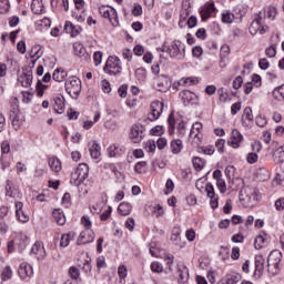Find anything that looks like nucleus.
<instances>
[{"instance_id":"61","label":"nucleus","mask_w":284,"mask_h":284,"mask_svg":"<svg viewBox=\"0 0 284 284\" xmlns=\"http://www.w3.org/2000/svg\"><path fill=\"white\" fill-rule=\"evenodd\" d=\"M151 270L158 274H161V272H163V265L159 262H153L151 264Z\"/></svg>"},{"instance_id":"13","label":"nucleus","mask_w":284,"mask_h":284,"mask_svg":"<svg viewBox=\"0 0 284 284\" xmlns=\"http://www.w3.org/2000/svg\"><path fill=\"white\" fill-rule=\"evenodd\" d=\"M73 52L75 57H79V59L83 61H90L91 59V57L88 54V51L85 50V47H83L81 42L73 43Z\"/></svg>"},{"instance_id":"30","label":"nucleus","mask_w":284,"mask_h":284,"mask_svg":"<svg viewBox=\"0 0 284 284\" xmlns=\"http://www.w3.org/2000/svg\"><path fill=\"white\" fill-rule=\"evenodd\" d=\"M202 130H203V124L201 122H195L192 125V129H191V132H190L191 139H200L199 134L201 133Z\"/></svg>"},{"instance_id":"5","label":"nucleus","mask_w":284,"mask_h":284,"mask_svg":"<svg viewBox=\"0 0 284 284\" xmlns=\"http://www.w3.org/2000/svg\"><path fill=\"white\" fill-rule=\"evenodd\" d=\"M256 201V190L253 187L246 186L240 192V202L244 207H252Z\"/></svg>"},{"instance_id":"46","label":"nucleus","mask_w":284,"mask_h":284,"mask_svg":"<svg viewBox=\"0 0 284 284\" xmlns=\"http://www.w3.org/2000/svg\"><path fill=\"white\" fill-rule=\"evenodd\" d=\"M148 165V162L142 161V162H138L134 166L135 172H138V174H143V172H145V168Z\"/></svg>"},{"instance_id":"55","label":"nucleus","mask_w":284,"mask_h":284,"mask_svg":"<svg viewBox=\"0 0 284 284\" xmlns=\"http://www.w3.org/2000/svg\"><path fill=\"white\" fill-rule=\"evenodd\" d=\"M266 17L267 19H271V21H274L276 19V9L274 7H268L266 9Z\"/></svg>"},{"instance_id":"39","label":"nucleus","mask_w":284,"mask_h":284,"mask_svg":"<svg viewBox=\"0 0 284 284\" xmlns=\"http://www.w3.org/2000/svg\"><path fill=\"white\" fill-rule=\"evenodd\" d=\"M28 243H30V239L27 237V235H20L19 242H18L19 252H23V250L28 247Z\"/></svg>"},{"instance_id":"52","label":"nucleus","mask_w":284,"mask_h":284,"mask_svg":"<svg viewBox=\"0 0 284 284\" xmlns=\"http://www.w3.org/2000/svg\"><path fill=\"white\" fill-rule=\"evenodd\" d=\"M118 274L120 276V281H125V276H128V267H125V265L119 266Z\"/></svg>"},{"instance_id":"58","label":"nucleus","mask_w":284,"mask_h":284,"mask_svg":"<svg viewBox=\"0 0 284 284\" xmlns=\"http://www.w3.org/2000/svg\"><path fill=\"white\" fill-rule=\"evenodd\" d=\"M9 278H12V270L7 266L2 272V281H9Z\"/></svg>"},{"instance_id":"34","label":"nucleus","mask_w":284,"mask_h":284,"mask_svg":"<svg viewBox=\"0 0 284 284\" xmlns=\"http://www.w3.org/2000/svg\"><path fill=\"white\" fill-rule=\"evenodd\" d=\"M178 83L179 85H184V87L196 85V83H199V78H194V77L182 78Z\"/></svg>"},{"instance_id":"24","label":"nucleus","mask_w":284,"mask_h":284,"mask_svg":"<svg viewBox=\"0 0 284 284\" xmlns=\"http://www.w3.org/2000/svg\"><path fill=\"white\" fill-rule=\"evenodd\" d=\"M245 121H248V123H252V121H254V114H252V108L250 106H246L244 109V114L242 116V125L244 128H250V124H247V122Z\"/></svg>"},{"instance_id":"40","label":"nucleus","mask_w":284,"mask_h":284,"mask_svg":"<svg viewBox=\"0 0 284 284\" xmlns=\"http://www.w3.org/2000/svg\"><path fill=\"white\" fill-rule=\"evenodd\" d=\"M150 134L152 136H163V134H165V128L163 125L153 126L150 130Z\"/></svg>"},{"instance_id":"18","label":"nucleus","mask_w":284,"mask_h":284,"mask_svg":"<svg viewBox=\"0 0 284 284\" xmlns=\"http://www.w3.org/2000/svg\"><path fill=\"white\" fill-rule=\"evenodd\" d=\"M16 214L21 223L30 221V215L23 211V202H16Z\"/></svg>"},{"instance_id":"20","label":"nucleus","mask_w":284,"mask_h":284,"mask_svg":"<svg viewBox=\"0 0 284 284\" xmlns=\"http://www.w3.org/2000/svg\"><path fill=\"white\" fill-rule=\"evenodd\" d=\"M99 12L101 17H103L104 19H109L112 26H116L114 24V22H112V17H116V10L111 9L110 7L102 6L99 8Z\"/></svg>"},{"instance_id":"23","label":"nucleus","mask_w":284,"mask_h":284,"mask_svg":"<svg viewBox=\"0 0 284 284\" xmlns=\"http://www.w3.org/2000/svg\"><path fill=\"white\" fill-rule=\"evenodd\" d=\"M263 270H265V257L263 255L255 256V274L261 276L263 274Z\"/></svg>"},{"instance_id":"37","label":"nucleus","mask_w":284,"mask_h":284,"mask_svg":"<svg viewBox=\"0 0 284 284\" xmlns=\"http://www.w3.org/2000/svg\"><path fill=\"white\" fill-rule=\"evenodd\" d=\"M192 163L196 172H201L205 168V161L199 156L193 158Z\"/></svg>"},{"instance_id":"42","label":"nucleus","mask_w":284,"mask_h":284,"mask_svg":"<svg viewBox=\"0 0 284 284\" xmlns=\"http://www.w3.org/2000/svg\"><path fill=\"white\" fill-rule=\"evenodd\" d=\"M274 159H275L276 163H284V146H280L274 152Z\"/></svg>"},{"instance_id":"44","label":"nucleus","mask_w":284,"mask_h":284,"mask_svg":"<svg viewBox=\"0 0 284 284\" xmlns=\"http://www.w3.org/2000/svg\"><path fill=\"white\" fill-rule=\"evenodd\" d=\"M74 236L72 233L63 234L60 240V247H68L70 245V239Z\"/></svg>"},{"instance_id":"47","label":"nucleus","mask_w":284,"mask_h":284,"mask_svg":"<svg viewBox=\"0 0 284 284\" xmlns=\"http://www.w3.org/2000/svg\"><path fill=\"white\" fill-rule=\"evenodd\" d=\"M217 94L220 97V101H222V103H227V90L224 88H220L217 90Z\"/></svg>"},{"instance_id":"17","label":"nucleus","mask_w":284,"mask_h":284,"mask_svg":"<svg viewBox=\"0 0 284 284\" xmlns=\"http://www.w3.org/2000/svg\"><path fill=\"white\" fill-rule=\"evenodd\" d=\"M19 276L20 278L24 280V278H30L33 276L34 271L32 268V265L28 264V263H22L18 270Z\"/></svg>"},{"instance_id":"10","label":"nucleus","mask_w":284,"mask_h":284,"mask_svg":"<svg viewBox=\"0 0 284 284\" xmlns=\"http://www.w3.org/2000/svg\"><path fill=\"white\" fill-rule=\"evenodd\" d=\"M130 136L134 143H141L145 136V126L142 124H133Z\"/></svg>"},{"instance_id":"25","label":"nucleus","mask_w":284,"mask_h":284,"mask_svg":"<svg viewBox=\"0 0 284 284\" xmlns=\"http://www.w3.org/2000/svg\"><path fill=\"white\" fill-rule=\"evenodd\" d=\"M10 120H11V124L14 128V130H19V128H21V125H23V114L18 113V114H13V115H9Z\"/></svg>"},{"instance_id":"48","label":"nucleus","mask_w":284,"mask_h":284,"mask_svg":"<svg viewBox=\"0 0 284 284\" xmlns=\"http://www.w3.org/2000/svg\"><path fill=\"white\" fill-rule=\"evenodd\" d=\"M69 275L71 276V278L73 281H77V278H79V276H81V273L79 272V270L77 268V266H71L69 268Z\"/></svg>"},{"instance_id":"27","label":"nucleus","mask_w":284,"mask_h":284,"mask_svg":"<svg viewBox=\"0 0 284 284\" xmlns=\"http://www.w3.org/2000/svg\"><path fill=\"white\" fill-rule=\"evenodd\" d=\"M67 77H68V72H65L61 68L55 69L53 74H52L53 81H57L58 83H61L62 81H65Z\"/></svg>"},{"instance_id":"50","label":"nucleus","mask_w":284,"mask_h":284,"mask_svg":"<svg viewBox=\"0 0 284 284\" xmlns=\"http://www.w3.org/2000/svg\"><path fill=\"white\" fill-rule=\"evenodd\" d=\"M265 54L270 59H274V57H276V45L272 44L271 47L266 48Z\"/></svg>"},{"instance_id":"63","label":"nucleus","mask_w":284,"mask_h":284,"mask_svg":"<svg viewBox=\"0 0 284 284\" xmlns=\"http://www.w3.org/2000/svg\"><path fill=\"white\" fill-rule=\"evenodd\" d=\"M122 57H123V59H125L126 61H132V50H130V49H123V50H122Z\"/></svg>"},{"instance_id":"7","label":"nucleus","mask_w":284,"mask_h":284,"mask_svg":"<svg viewBox=\"0 0 284 284\" xmlns=\"http://www.w3.org/2000/svg\"><path fill=\"white\" fill-rule=\"evenodd\" d=\"M166 53L170 54L172 59H184L185 58V45L175 40L166 48Z\"/></svg>"},{"instance_id":"2","label":"nucleus","mask_w":284,"mask_h":284,"mask_svg":"<svg viewBox=\"0 0 284 284\" xmlns=\"http://www.w3.org/2000/svg\"><path fill=\"white\" fill-rule=\"evenodd\" d=\"M283 261V254L278 251H273L268 255L267 267L268 274L276 276L281 272V262Z\"/></svg>"},{"instance_id":"33","label":"nucleus","mask_w":284,"mask_h":284,"mask_svg":"<svg viewBox=\"0 0 284 284\" xmlns=\"http://www.w3.org/2000/svg\"><path fill=\"white\" fill-rule=\"evenodd\" d=\"M49 166L51 168L52 172H61V160H59L58 158L49 159Z\"/></svg>"},{"instance_id":"53","label":"nucleus","mask_w":284,"mask_h":284,"mask_svg":"<svg viewBox=\"0 0 284 284\" xmlns=\"http://www.w3.org/2000/svg\"><path fill=\"white\" fill-rule=\"evenodd\" d=\"M93 61H94L95 65H101V63L103 61V52L95 51L93 54Z\"/></svg>"},{"instance_id":"4","label":"nucleus","mask_w":284,"mask_h":284,"mask_svg":"<svg viewBox=\"0 0 284 284\" xmlns=\"http://www.w3.org/2000/svg\"><path fill=\"white\" fill-rule=\"evenodd\" d=\"M64 87L71 99H79V95L81 94V80L77 77H71L67 80Z\"/></svg>"},{"instance_id":"29","label":"nucleus","mask_w":284,"mask_h":284,"mask_svg":"<svg viewBox=\"0 0 284 284\" xmlns=\"http://www.w3.org/2000/svg\"><path fill=\"white\" fill-rule=\"evenodd\" d=\"M118 212L122 215V216H128L129 214L132 213V205L128 202H122L119 207H118Z\"/></svg>"},{"instance_id":"41","label":"nucleus","mask_w":284,"mask_h":284,"mask_svg":"<svg viewBox=\"0 0 284 284\" xmlns=\"http://www.w3.org/2000/svg\"><path fill=\"white\" fill-rule=\"evenodd\" d=\"M74 30V24H72V22L67 21L64 24V32H67V34H71V37H77L79 34V31Z\"/></svg>"},{"instance_id":"12","label":"nucleus","mask_w":284,"mask_h":284,"mask_svg":"<svg viewBox=\"0 0 284 284\" xmlns=\"http://www.w3.org/2000/svg\"><path fill=\"white\" fill-rule=\"evenodd\" d=\"M94 241V231L85 229L78 237L77 245H85Z\"/></svg>"},{"instance_id":"54","label":"nucleus","mask_w":284,"mask_h":284,"mask_svg":"<svg viewBox=\"0 0 284 284\" xmlns=\"http://www.w3.org/2000/svg\"><path fill=\"white\" fill-rule=\"evenodd\" d=\"M234 14L226 12L222 13V23H233Z\"/></svg>"},{"instance_id":"49","label":"nucleus","mask_w":284,"mask_h":284,"mask_svg":"<svg viewBox=\"0 0 284 284\" xmlns=\"http://www.w3.org/2000/svg\"><path fill=\"white\" fill-rule=\"evenodd\" d=\"M8 10H10V1L9 0H0L1 14H4V12H8Z\"/></svg>"},{"instance_id":"64","label":"nucleus","mask_w":284,"mask_h":284,"mask_svg":"<svg viewBox=\"0 0 284 284\" xmlns=\"http://www.w3.org/2000/svg\"><path fill=\"white\" fill-rule=\"evenodd\" d=\"M234 172H236V169L234 166H227L225 169V174L227 179H234Z\"/></svg>"},{"instance_id":"36","label":"nucleus","mask_w":284,"mask_h":284,"mask_svg":"<svg viewBox=\"0 0 284 284\" xmlns=\"http://www.w3.org/2000/svg\"><path fill=\"white\" fill-rule=\"evenodd\" d=\"M20 79L22 88H30L32 85V74L30 72L24 73Z\"/></svg>"},{"instance_id":"56","label":"nucleus","mask_w":284,"mask_h":284,"mask_svg":"<svg viewBox=\"0 0 284 284\" xmlns=\"http://www.w3.org/2000/svg\"><path fill=\"white\" fill-rule=\"evenodd\" d=\"M205 192L209 199H213L214 196H216V193L214 192V185H212V183L206 184Z\"/></svg>"},{"instance_id":"21","label":"nucleus","mask_w":284,"mask_h":284,"mask_svg":"<svg viewBox=\"0 0 284 284\" xmlns=\"http://www.w3.org/2000/svg\"><path fill=\"white\" fill-rule=\"evenodd\" d=\"M172 88V82H170V78L162 75L158 80V90L159 92H168Z\"/></svg>"},{"instance_id":"15","label":"nucleus","mask_w":284,"mask_h":284,"mask_svg":"<svg viewBox=\"0 0 284 284\" xmlns=\"http://www.w3.org/2000/svg\"><path fill=\"white\" fill-rule=\"evenodd\" d=\"M243 142V134H241V132H239V130L234 129L231 133V138L229 140V145H231V148H241V143Z\"/></svg>"},{"instance_id":"6","label":"nucleus","mask_w":284,"mask_h":284,"mask_svg":"<svg viewBox=\"0 0 284 284\" xmlns=\"http://www.w3.org/2000/svg\"><path fill=\"white\" fill-rule=\"evenodd\" d=\"M103 70L105 74H113V77H116V74H121V70H123V68L121 67V60L118 57L110 55Z\"/></svg>"},{"instance_id":"1","label":"nucleus","mask_w":284,"mask_h":284,"mask_svg":"<svg viewBox=\"0 0 284 284\" xmlns=\"http://www.w3.org/2000/svg\"><path fill=\"white\" fill-rule=\"evenodd\" d=\"M90 175V166H88V164L85 163H81L78 165L77 169H74L71 172V180L70 182L72 183V185H81V183H83V181H85V179H88V176Z\"/></svg>"},{"instance_id":"59","label":"nucleus","mask_w":284,"mask_h":284,"mask_svg":"<svg viewBox=\"0 0 284 284\" xmlns=\"http://www.w3.org/2000/svg\"><path fill=\"white\" fill-rule=\"evenodd\" d=\"M216 185H217V189L220 190V192L222 194H225V192H227V186L225 185V180H217L216 181Z\"/></svg>"},{"instance_id":"43","label":"nucleus","mask_w":284,"mask_h":284,"mask_svg":"<svg viewBox=\"0 0 284 284\" xmlns=\"http://www.w3.org/2000/svg\"><path fill=\"white\" fill-rule=\"evenodd\" d=\"M265 243H267V240L263 235H258L257 237H255V241H254L255 250H262Z\"/></svg>"},{"instance_id":"32","label":"nucleus","mask_w":284,"mask_h":284,"mask_svg":"<svg viewBox=\"0 0 284 284\" xmlns=\"http://www.w3.org/2000/svg\"><path fill=\"white\" fill-rule=\"evenodd\" d=\"M55 111L58 112V114H63V112L65 111V98L58 97L55 99Z\"/></svg>"},{"instance_id":"35","label":"nucleus","mask_w":284,"mask_h":284,"mask_svg":"<svg viewBox=\"0 0 284 284\" xmlns=\"http://www.w3.org/2000/svg\"><path fill=\"white\" fill-rule=\"evenodd\" d=\"M182 150H183V141L178 139L171 142V151L173 154H179Z\"/></svg>"},{"instance_id":"45","label":"nucleus","mask_w":284,"mask_h":284,"mask_svg":"<svg viewBox=\"0 0 284 284\" xmlns=\"http://www.w3.org/2000/svg\"><path fill=\"white\" fill-rule=\"evenodd\" d=\"M146 74H148V72L145 71L144 68H139L135 70V77H136L138 81H145Z\"/></svg>"},{"instance_id":"57","label":"nucleus","mask_w":284,"mask_h":284,"mask_svg":"<svg viewBox=\"0 0 284 284\" xmlns=\"http://www.w3.org/2000/svg\"><path fill=\"white\" fill-rule=\"evenodd\" d=\"M108 152H109V156H119V154H121L120 150H119V146H116L115 144L111 145L109 149H108Z\"/></svg>"},{"instance_id":"31","label":"nucleus","mask_w":284,"mask_h":284,"mask_svg":"<svg viewBox=\"0 0 284 284\" xmlns=\"http://www.w3.org/2000/svg\"><path fill=\"white\" fill-rule=\"evenodd\" d=\"M90 155L98 161V159H101V145L99 143L93 142L92 146L90 148Z\"/></svg>"},{"instance_id":"19","label":"nucleus","mask_w":284,"mask_h":284,"mask_svg":"<svg viewBox=\"0 0 284 284\" xmlns=\"http://www.w3.org/2000/svg\"><path fill=\"white\" fill-rule=\"evenodd\" d=\"M171 241L176 247H185V242L181 241V227L175 226L171 234Z\"/></svg>"},{"instance_id":"28","label":"nucleus","mask_w":284,"mask_h":284,"mask_svg":"<svg viewBox=\"0 0 284 284\" xmlns=\"http://www.w3.org/2000/svg\"><path fill=\"white\" fill-rule=\"evenodd\" d=\"M52 216L58 225H65V214H63V211H61V209H55L52 212Z\"/></svg>"},{"instance_id":"60","label":"nucleus","mask_w":284,"mask_h":284,"mask_svg":"<svg viewBox=\"0 0 284 284\" xmlns=\"http://www.w3.org/2000/svg\"><path fill=\"white\" fill-rule=\"evenodd\" d=\"M145 150L149 151V152H155L156 142L154 140H149L145 144Z\"/></svg>"},{"instance_id":"16","label":"nucleus","mask_w":284,"mask_h":284,"mask_svg":"<svg viewBox=\"0 0 284 284\" xmlns=\"http://www.w3.org/2000/svg\"><path fill=\"white\" fill-rule=\"evenodd\" d=\"M30 254H34L38 260L45 258V247H43V242H36L31 247Z\"/></svg>"},{"instance_id":"51","label":"nucleus","mask_w":284,"mask_h":284,"mask_svg":"<svg viewBox=\"0 0 284 284\" xmlns=\"http://www.w3.org/2000/svg\"><path fill=\"white\" fill-rule=\"evenodd\" d=\"M255 123L258 125V128H265L267 125V119L263 115H257L255 118Z\"/></svg>"},{"instance_id":"3","label":"nucleus","mask_w":284,"mask_h":284,"mask_svg":"<svg viewBox=\"0 0 284 284\" xmlns=\"http://www.w3.org/2000/svg\"><path fill=\"white\" fill-rule=\"evenodd\" d=\"M263 19H265V11H260L254 16L250 27V32L252 34H256L257 32H260V34H265V32L270 30V27L263 26Z\"/></svg>"},{"instance_id":"26","label":"nucleus","mask_w":284,"mask_h":284,"mask_svg":"<svg viewBox=\"0 0 284 284\" xmlns=\"http://www.w3.org/2000/svg\"><path fill=\"white\" fill-rule=\"evenodd\" d=\"M43 0H32L31 10L33 14H43Z\"/></svg>"},{"instance_id":"9","label":"nucleus","mask_w":284,"mask_h":284,"mask_svg":"<svg viewBox=\"0 0 284 284\" xmlns=\"http://www.w3.org/2000/svg\"><path fill=\"white\" fill-rule=\"evenodd\" d=\"M150 113L148 114V121H158V119L163 114V102L156 100L150 105Z\"/></svg>"},{"instance_id":"62","label":"nucleus","mask_w":284,"mask_h":284,"mask_svg":"<svg viewBox=\"0 0 284 284\" xmlns=\"http://www.w3.org/2000/svg\"><path fill=\"white\" fill-rule=\"evenodd\" d=\"M273 95L275 97V99H278V97H282V99H284V84L280 88L274 89Z\"/></svg>"},{"instance_id":"22","label":"nucleus","mask_w":284,"mask_h":284,"mask_svg":"<svg viewBox=\"0 0 284 284\" xmlns=\"http://www.w3.org/2000/svg\"><path fill=\"white\" fill-rule=\"evenodd\" d=\"M212 12H216V7L214 6V2H210L206 7H204L200 11L202 21H207V19H210V17H212Z\"/></svg>"},{"instance_id":"14","label":"nucleus","mask_w":284,"mask_h":284,"mask_svg":"<svg viewBox=\"0 0 284 284\" xmlns=\"http://www.w3.org/2000/svg\"><path fill=\"white\" fill-rule=\"evenodd\" d=\"M178 274H179V283L184 284L187 283L190 278V271L187 270V266L183 262L178 263Z\"/></svg>"},{"instance_id":"8","label":"nucleus","mask_w":284,"mask_h":284,"mask_svg":"<svg viewBox=\"0 0 284 284\" xmlns=\"http://www.w3.org/2000/svg\"><path fill=\"white\" fill-rule=\"evenodd\" d=\"M168 123H169V134H174V130L176 128L180 136H185V121H183V119L175 120L174 114L171 113L168 118Z\"/></svg>"},{"instance_id":"38","label":"nucleus","mask_w":284,"mask_h":284,"mask_svg":"<svg viewBox=\"0 0 284 284\" xmlns=\"http://www.w3.org/2000/svg\"><path fill=\"white\" fill-rule=\"evenodd\" d=\"M42 54H43V52L41 51V45H39V44L32 47L29 52V57H31V59H34V58L41 59Z\"/></svg>"},{"instance_id":"11","label":"nucleus","mask_w":284,"mask_h":284,"mask_svg":"<svg viewBox=\"0 0 284 284\" xmlns=\"http://www.w3.org/2000/svg\"><path fill=\"white\" fill-rule=\"evenodd\" d=\"M180 98L184 105H199V95L190 90L182 91Z\"/></svg>"}]
</instances>
